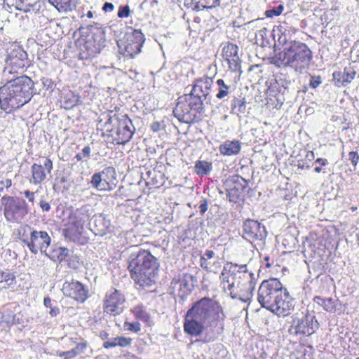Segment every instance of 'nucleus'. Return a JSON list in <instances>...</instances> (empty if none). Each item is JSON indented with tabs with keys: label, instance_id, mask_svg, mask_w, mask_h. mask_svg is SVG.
Instances as JSON below:
<instances>
[{
	"label": "nucleus",
	"instance_id": "nucleus-59",
	"mask_svg": "<svg viewBox=\"0 0 359 359\" xmlns=\"http://www.w3.org/2000/svg\"><path fill=\"white\" fill-rule=\"evenodd\" d=\"M316 163H319L321 165H325L327 164V160L325 158H318L315 161Z\"/></svg>",
	"mask_w": 359,
	"mask_h": 359
},
{
	"label": "nucleus",
	"instance_id": "nucleus-53",
	"mask_svg": "<svg viewBox=\"0 0 359 359\" xmlns=\"http://www.w3.org/2000/svg\"><path fill=\"white\" fill-rule=\"evenodd\" d=\"M199 211L201 215H203L208 210V202L206 199H203L201 201V203L200 204Z\"/></svg>",
	"mask_w": 359,
	"mask_h": 359
},
{
	"label": "nucleus",
	"instance_id": "nucleus-58",
	"mask_svg": "<svg viewBox=\"0 0 359 359\" xmlns=\"http://www.w3.org/2000/svg\"><path fill=\"white\" fill-rule=\"evenodd\" d=\"M263 18H258L252 21H250L245 24V25L250 28V27H257L258 24L260 22L261 20H262Z\"/></svg>",
	"mask_w": 359,
	"mask_h": 359
},
{
	"label": "nucleus",
	"instance_id": "nucleus-4",
	"mask_svg": "<svg viewBox=\"0 0 359 359\" xmlns=\"http://www.w3.org/2000/svg\"><path fill=\"white\" fill-rule=\"evenodd\" d=\"M312 52L308 46L301 41H291L286 43L283 50L271 59V62L278 67H290L302 73L309 67Z\"/></svg>",
	"mask_w": 359,
	"mask_h": 359
},
{
	"label": "nucleus",
	"instance_id": "nucleus-37",
	"mask_svg": "<svg viewBox=\"0 0 359 359\" xmlns=\"http://www.w3.org/2000/svg\"><path fill=\"white\" fill-rule=\"evenodd\" d=\"M284 6L282 4H279L276 7L271 8L265 11V15L267 18H273L279 16L283 11Z\"/></svg>",
	"mask_w": 359,
	"mask_h": 359
},
{
	"label": "nucleus",
	"instance_id": "nucleus-41",
	"mask_svg": "<svg viewBox=\"0 0 359 359\" xmlns=\"http://www.w3.org/2000/svg\"><path fill=\"white\" fill-rule=\"evenodd\" d=\"M124 326L127 330L133 332H138L141 330V325L139 322L130 323L126 321Z\"/></svg>",
	"mask_w": 359,
	"mask_h": 359
},
{
	"label": "nucleus",
	"instance_id": "nucleus-12",
	"mask_svg": "<svg viewBox=\"0 0 359 359\" xmlns=\"http://www.w3.org/2000/svg\"><path fill=\"white\" fill-rule=\"evenodd\" d=\"M125 302L124 295L118 290L111 288L105 295L104 313L113 316L120 315L123 311Z\"/></svg>",
	"mask_w": 359,
	"mask_h": 359
},
{
	"label": "nucleus",
	"instance_id": "nucleus-19",
	"mask_svg": "<svg viewBox=\"0 0 359 359\" xmlns=\"http://www.w3.org/2000/svg\"><path fill=\"white\" fill-rule=\"evenodd\" d=\"M53 169V162L50 158H46L42 164L34 163L32 165V179L30 182L39 184L46 177V173H50Z\"/></svg>",
	"mask_w": 359,
	"mask_h": 359
},
{
	"label": "nucleus",
	"instance_id": "nucleus-10",
	"mask_svg": "<svg viewBox=\"0 0 359 359\" xmlns=\"http://www.w3.org/2000/svg\"><path fill=\"white\" fill-rule=\"evenodd\" d=\"M250 278V280L248 281H244V279H238L224 292L230 295L232 299H237L247 303L252 297V291L255 285L254 277Z\"/></svg>",
	"mask_w": 359,
	"mask_h": 359
},
{
	"label": "nucleus",
	"instance_id": "nucleus-32",
	"mask_svg": "<svg viewBox=\"0 0 359 359\" xmlns=\"http://www.w3.org/2000/svg\"><path fill=\"white\" fill-rule=\"evenodd\" d=\"M132 312L137 319L142 320L145 323H150L151 317L147 311L146 308L142 305H137L132 309Z\"/></svg>",
	"mask_w": 359,
	"mask_h": 359
},
{
	"label": "nucleus",
	"instance_id": "nucleus-61",
	"mask_svg": "<svg viewBox=\"0 0 359 359\" xmlns=\"http://www.w3.org/2000/svg\"><path fill=\"white\" fill-rule=\"evenodd\" d=\"M59 313V309L57 307L51 308L50 311V315L53 317L56 316Z\"/></svg>",
	"mask_w": 359,
	"mask_h": 359
},
{
	"label": "nucleus",
	"instance_id": "nucleus-46",
	"mask_svg": "<svg viewBox=\"0 0 359 359\" xmlns=\"http://www.w3.org/2000/svg\"><path fill=\"white\" fill-rule=\"evenodd\" d=\"M56 252H57V259L62 261L68 256L69 250L66 248L60 247L56 250Z\"/></svg>",
	"mask_w": 359,
	"mask_h": 359
},
{
	"label": "nucleus",
	"instance_id": "nucleus-56",
	"mask_svg": "<svg viewBox=\"0 0 359 359\" xmlns=\"http://www.w3.org/2000/svg\"><path fill=\"white\" fill-rule=\"evenodd\" d=\"M42 83L44 87H46L47 89L51 88L53 87V83L50 79L43 78L41 79Z\"/></svg>",
	"mask_w": 359,
	"mask_h": 359
},
{
	"label": "nucleus",
	"instance_id": "nucleus-30",
	"mask_svg": "<svg viewBox=\"0 0 359 359\" xmlns=\"http://www.w3.org/2000/svg\"><path fill=\"white\" fill-rule=\"evenodd\" d=\"M216 83L217 85V93L216 94L217 99L222 100L231 93V86L226 84L223 79H218Z\"/></svg>",
	"mask_w": 359,
	"mask_h": 359
},
{
	"label": "nucleus",
	"instance_id": "nucleus-18",
	"mask_svg": "<svg viewBox=\"0 0 359 359\" xmlns=\"http://www.w3.org/2000/svg\"><path fill=\"white\" fill-rule=\"evenodd\" d=\"M62 292L65 296L83 302L88 297V290L80 282L72 281L63 284Z\"/></svg>",
	"mask_w": 359,
	"mask_h": 359
},
{
	"label": "nucleus",
	"instance_id": "nucleus-62",
	"mask_svg": "<svg viewBox=\"0 0 359 359\" xmlns=\"http://www.w3.org/2000/svg\"><path fill=\"white\" fill-rule=\"evenodd\" d=\"M43 304L46 307H51V299L50 297H45L43 299Z\"/></svg>",
	"mask_w": 359,
	"mask_h": 359
},
{
	"label": "nucleus",
	"instance_id": "nucleus-52",
	"mask_svg": "<svg viewBox=\"0 0 359 359\" xmlns=\"http://www.w3.org/2000/svg\"><path fill=\"white\" fill-rule=\"evenodd\" d=\"M87 347V344L86 342H81L78 344L76 347L74 348L75 351H76V353L78 354L82 353L85 351L86 348Z\"/></svg>",
	"mask_w": 359,
	"mask_h": 359
},
{
	"label": "nucleus",
	"instance_id": "nucleus-27",
	"mask_svg": "<svg viewBox=\"0 0 359 359\" xmlns=\"http://www.w3.org/2000/svg\"><path fill=\"white\" fill-rule=\"evenodd\" d=\"M91 215L92 210L90 205H86L77 209L72 215L85 224L90 219Z\"/></svg>",
	"mask_w": 359,
	"mask_h": 359
},
{
	"label": "nucleus",
	"instance_id": "nucleus-23",
	"mask_svg": "<svg viewBox=\"0 0 359 359\" xmlns=\"http://www.w3.org/2000/svg\"><path fill=\"white\" fill-rule=\"evenodd\" d=\"M213 83V80L212 78L205 77L203 79H198L196 83L193 86L192 90L194 93H196L201 95L204 100H208V96L210 95V89Z\"/></svg>",
	"mask_w": 359,
	"mask_h": 359
},
{
	"label": "nucleus",
	"instance_id": "nucleus-21",
	"mask_svg": "<svg viewBox=\"0 0 359 359\" xmlns=\"http://www.w3.org/2000/svg\"><path fill=\"white\" fill-rule=\"evenodd\" d=\"M84 224L76 219L72 215L69 217V221L67 227L64 230V235L66 238H69L73 241H76L78 239L83 231Z\"/></svg>",
	"mask_w": 359,
	"mask_h": 359
},
{
	"label": "nucleus",
	"instance_id": "nucleus-26",
	"mask_svg": "<svg viewBox=\"0 0 359 359\" xmlns=\"http://www.w3.org/2000/svg\"><path fill=\"white\" fill-rule=\"evenodd\" d=\"M188 103L190 104L192 110L196 113H201L203 111L204 98L198 93H194L191 89V93L187 95Z\"/></svg>",
	"mask_w": 359,
	"mask_h": 359
},
{
	"label": "nucleus",
	"instance_id": "nucleus-54",
	"mask_svg": "<svg viewBox=\"0 0 359 359\" xmlns=\"http://www.w3.org/2000/svg\"><path fill=\"white\" fill-rule=\"evenodd\" d=\"M12 185V180L11 179H2L0 180V186L4 187L6 189H9Z\"/></svg>",
	"mask_w": 359,
	"mask_h": 359
},
{
	"label": "nucleus",
	"instance_id": "nucleus-2",
	"mask_svg": "<svg viewBox=\"0 0 359 359\" xmlns=\"http://www.w3.org/2000/svg\"><path fill=\"white\" fill-rule=\"evenodd\" d=\"M128 269L135 283L142 288H148L155 283V272L158 270L157 259L146 250L137 246L128 248Z\"/></svg>",
	"mask_w": 359,
	"mask_h": 359
},
{
	"label": "nucleus",
	"instance_id": "nucleus-13",
	"mask_svg": "<svg viewBox=\"0 0 359 359\" xmlns=\"http://www.w3.org/2000/svg\"><path fill=\"white\" fill-rule=\"evenodd\" d=\"M135 131L131 119L127 115H121L118 120L114 140L117 144H124L131 140Z\"/></svg>",
	"mask_w": 359,
	"mask_h": 359
},
{
	"label": "nucleus",
	"instance_id": "nucleus-33",
	"mask_svg": "<svg viewBox=\"0 0 359 359\" xmlns=\"http://www.w3.org/2000/svg\"><path fill=\"white\" fill-rule=\"evenodd\" d=\"M212 169V163L205 161H198L194 165V170L197 175H207Z\"/></svg>",
	"mask_w": 359,
	"mask_h": 359
},
{
	"label": "nucleus",
	"instance_id": "nucleus-50",
	"mask_svg": "<svg viewBox=\"0 0 359 359\" xmlns=\"http://www.w3.org/2000/svg\"><path fill=\"white\" fill-rule=\"evenodd\" d=\"M321 83L320 76H312L310 80V86L313 88H317Z\"/></svg>",
	"mask_w": 359,
	"mask_h": 359
},
{
	"label": "nucleus",
	"instance_id": "nucleus-55",
	"mask_svg": "<svg viewBox=\"0 0 359 359\" xmlns=\"http://www.w3.org/2000/svg\"><path fill=\"white\" fill-rule=\"evenodd\" d=\"M39 205L43 211L48 212L50 210V204L44 200L41 199L40 201Z\"/></svg>",
	"mask_w": 359,
	"mask_h": 359
},
{
	"label": "nucleus",
	"instance_id": "nucleus-28",
	"mask_svg": "<svg viewBox=\"0 0 359 359\" xmlns=\"http://www.w3.org/2000/svg\"><path fill=\"white\" fill-rule=\"evenodd\" d=\"M196 278L191 273H184L180 280V286L181 289H184L185 292H191L196 283Z\"/></svg>",
	"mask_w": 359,
	"mask_h": 359
},
{
	"label": "nucleus",
	"instance_id": "nucleus-45",
	"mask_svg": "<svg viewBox=\"0 0 359 359\" xmlns=\"http://www.w3.org/2000/svg\"><path fill=\"white\" fill-rule=\"evenodd\" d=\"M132 339L125 337H118L117 344L120 347H126L131 344Z\"/></svg>",
	"mask_w": 359,
	"mask_h": 359
},
{
	"label": "nucleus",
	"instance_id": "nucleus-1",
	"mask_svg": "<svg viewBox=\"0 0 359 359\" xmlns=\"http://www.w3.org/2000/svg\"><path fill=\"white\" fill-rule=\"evenodd\" d=\"M34 91V82L27 76L8 78L0 87V108L11 113L28 103Z\"/></svg>",
	"mask_w": 359,
	"mask_h": 359
},
{
	"label": "nucleus",
	"instance_id": "nucleus-9",
	"mask_svg": "<svg viewBox=\"0 0 359 359\" xmlns=\"http://www.w3.org/2000/svg\"><path fill=\"white\" fill-rule=\"evenodd\" d=\"M144 42V36L142 32L139 29H131L118 42V46L120 49L124 50L126 56L133 57L140 52Z\"/></svg>",
	"mask_w": 359,
	"mask_h": 359
},
{
	"label": "nucleus",
	"instance_id": "nucleus-42",
	"mask_svg": "<svg viewBox=\"0 0 359 359\" xmlns=\"http://www.w3.org/2000/svg\"><path fill=\"white\" fill-rule=\"evenodd\" d=\"M130 14V9L128 5L121 6L117 13V16L120 18H127Z\"/></svg>",
	"mask_w": 359,
	"mask_h": 359
},
{
	"label": "nucleus",
	"instance_id": "nucleus-15",
	"mask_svg": "<svg viewBox=\"0 0 359 359\" xmlns=\"http://www.w3.org/2000/svg\"><path fill=\"white\" fill-rule=\"evenodd\" d=\"M243 237L248 240L262 241L266 237L265 226L256 220L248 219L243 226Z\"/></svg>",
	"mask_w": 359,
	"mask_h": 359
},
{
	"label": "nucleus",
	"instance_id": "nucleus-39",
	"mask_svg": "<svg viewBox=\"0 0 359 359\" xmlns=\"http://www.w3.org/2000/svg\"><path fill=\"white\" fill-rule=\"evenodd\" d=\"M0 282H10L9 285H13L15 283V276L13 273L9 272H2L0 274Z\"/></svg>",
	"mask_w": 359,
	"mask_h": 359
},
{
	"label": "nucleus",
	"instance_id": "nucleus-43",
	"mask_svg": "<svg viewBox=\"0 0 359 359\" xmlns=\"http://www.w3.org/2000/svg\"><path fill=\"white\" fill-rule=\"evenodd\" d=\"M201 6L204 8H211L219 6V0H200Z\"/></svg>",
	"mask_w": 359,
	"mask_h": 359
},
{
	"label": "nucleus",
	"instance_id": "nucleus-22",
	"mask_svg": "<svg viewBox=\"0 0 359 359\" xmlns=\"http://www.w3.org/2000/svg\"><path fill=\"white\" fill-rule=\"evenodd\" d=\"M113 172L114 173V170L112 168H107L102 172H95L93 175L91 177L90 184L93 187L97 189L99 191H108L111 190V187L110 184L107 182V181L103 178L102 175L104 174Z\"/></svg>",
	"mask_w": 359,
	"mask_h": 359
},
{
	"label": "nucleus",
	"instance_id": "nucleus-16",
	"mask_svg": "<svg viewBox=\"0 0 359 359\" xmlns=\"http://www.w3.org/2000/svg\"><path fill=\"white\" fill-rule=\"evenodd\" d=\"M174 116L181 122L189 123L196 117V113L188 103L187 95L178 98V102L173 109Z\"/></svg>",
	"mask_w": 359,
	"mask_h": 359
},
{
	"label": "nucleus",
	"instance_id": "nucleus-3",
	"mask_svg": "<svg viewBox=\"0 0 359 359\" xmlns=\"http://www.w3.org/2000/svg\"><path fill=\"white\" fill-rule=\"evenodd\" d=\"M257 299L262 307L279 316H287L293 309L292 299L276 278L264 280L261 283Z\"/></svg>",
	"mask_w": 359,
	"mask_h": 359
},
{
	"label": "nucleus",
	"instance_id": "nucleus-7",
	"mask_svg": "<svg viewBox=\"0 0 359 359\" xmlns=\"http://www.w3.org/2000/svg\"><path fill=\"white\" fill-rule=\"evenodd\" d=\"M1 203L4 206V215L9 222L20 223L29 212L28 205L22 198L4 195Z\"/></svg>",
	"mask_w": 359,
	"mask_h": 359
},
{
	"label": "nucleus",
	"instance_id": "nucleus-38",
	"mask_svg": "<svg viewBox=\"0 0 359 359\" xmlns=\"http://www.w3.org/2000/svg\"><path fill=\"white\" fill-rule=\"evenodd\" d=\"M228 62L229 69L233 72H236L241 68V60L238 55L228 58L226 60Z\"/></svg>",
	"mask_w": 359,
	"mask_h": 359
},
{
	"label": "nucleus",
	"instance_id": "nucleus-5",
	"mask_svg": "<svg viewBox=\"0 0 359 359\" xmlns=\"http://www.w3.org/2000/svg\"><path fill=\"white\" fill-rule=\"evenodd\" d=\"M188 311L205 323L206 327H215L224 318L222 306L210 298H202Z\"/></svg>",
	"mask_w": 359,
	"mask_h": 359
},
{
	"label": "nucleus",
	"instance_id": "nucleus-24",
	"mask_svg": "<svg viewBox=\"0 0 359 359\" xmlns=\"http://www.w3.org/2000/svg\"><path fill=\"white\" fill-rule=\"evenodd\" d=\"M241 149V144L238 140H226L219 147V152L224 156L236 155Z\"/></svg>",
	"mask_w": 359,
	"mask_h": 359
},
{
	"label": "nucleus",
	"instance_id": "nucleus-40",
	"mask_svg": "<svg viewBox=\"0 0 359 359\" xmlns=\"http://www.w3.org/2000/svg\"><path fill=\"white\" fill-rule=\"evenodd\" d=\"M323 309L330 313H333L336 310L335 304L332 298L324 299V302H322Z\"/></svg>",
	"mask_w": 359,
	"mask_h": 359
},
{
	"label": "nucleus",
	"instance_id": "nucleus-60",
	"mask_svg": "<svg viewBox=\"0 0 359 359\" xmlns=\"http://www.w3.org/2000/svg\"><path fill=\"white\" fill-rule=\"evenodd\" d=\"M99 337L101 339L106 340L109 337V334L106 331L103 330L99 333Z\"/></svg>",
	"mask_w": 359,
	"mask_h": 359
},
{
	"label": "nucleus",
	"instance_id": "nucleus-31",
	"mask_svg": "<svg viewBox=\"0 0 359 359\" xmlns=\"http://www.w3.org/2000/svg\"><path fill=\"white\" fill-rule=\"evenodd\" d=\"M48 1L59 11H70L75 7L72 0H48Z\"/></svg>",
	"mask_w": 359,
	"mask_h": 359
},
{
	"label": "nucleus",
	"instance_id": "nucleus-29",
	"mask_svg": "<svg viewBox=\"0 0 359 359\" xmlns=\"http://www.w3.org/2000/svg\"><path fill=\"white\" fill-rule=\"evenodd\" d=\"M119 116L114 115L113 116H109L107 121L102 126L103 130L109 133L108 135L114 138L116 128L117 126L118 120Z\"/></svg>",
	"mask_w": 359,
	"mask_h": 359
},
{
	"label": "nucleus",
	"instance_id": "nucleus-57",
	"mask_svg": "<svg viewBox=\"0 0 359 359\" xmlns=\"http://www.w3.org/2000/svg\"><path fill=\"white\" fill-rule=\"evenodd\" d=\"M114 8V6L113 5V4L110 3V2H106L103 7H102V10L107 13V12H111Z\"/></svg>",
	"mask_w": 359,
	"mask_h": 359
},
{
	"label": "nucleus",
	"instance_id": "nucleus-25",
	"mask_svg": "<svg viewBox=\"0 0 359 359\" xmlns=\"http://www.w3.org/2000/svg\"><path fill=\"white\" fill-rule=\"evenodd\" d=\"M215 253L213 250H207L201 256L200 265L202 269L212 271V269L216 264Z\"/></svg>",
	"mask_w": 359,
	"mask_h": 359
},
{
	"label": "nucleus",
	"instance_id": "nucleus-48",
	"mask_svg": "<svg viewBox=\"0 0 359 359\" xmlns=\"http://www.w3.org/2000/svg\"><path fill=\"white\" fill-rule=\"evenodd\" d=\"M349 160L351 161L352 165L355 167L357 163H358L359 156L357 152L351 151L348 154Z\"/></svg>",
	"mask_w": 359,
	"mask_h": 359
},
{
	"label": "nucleus",
	"instance_id": "nucleus-35",
	"mask_svg": "<svg viewBox=\"0 0 359 359\" xmlns=\"http://www.w3.org/2000/svg\"><path fill=\"white\" fill-rule=\"evenodd\" d=\"M80 102V97L73 93L67 94L64 97V107L72 109Z\"/></svg>",
	"mask_w": 359,
	"mask_h": 359
},
{
	"label": "nucleus",
	"instance_id": "nucleus-6",
	"mask_svg": "<svg viewBox=\"0 0 359 359\" xmlns=\"http://www.w3.org/2000/svg\"><path fill=\"white\" fill-rule=\"evenodd\" d=\"M24 233L20 235L21 241L27 246L32 253L36 255L40 251L46 257L53 259L47 250L49 247L51 238L46 231H36L32 229L29 226L24 228Z\"/></svg>",
	"mask_w": 359,
	"mask_h": 359
},
{
	"label": "nucleus",
	"instance_id": "nucleus-8",
	"mask_svg": "<svg viewBox=\"0 0 359 359\" xmlns=\"http://www.w3.org/2000/svg\"><path fill=\"white\" fill-rule=\"evenodd\" d=\"M254 274L248 272L247 266L243 264L238 266L232 263L226 264L219 276V280L223 290H225L229 286L236 282L238 279H247L248 277L252 278Z\"/></svg>",
	"mask_w": 359,
	"mask_h": 359
},
{
	"label": "nucleus",
	"instance_id": "nucleus-36",
	"mask_svg": "<svg viewBox=\"0 0 359 359\" xmlns=\"http://www.w3.org/2000/svg\"><path fill=\"white\" fill-rule=\"evenodd\" d=\"M231 109L232 111L236 110V113H243L245 110V99L242 100L237 97H233L231 100Z\"/></svg>",
	"mask_w": 359,
	"mask_h": 359
},
{
	"label": "nucleus",
	"instance_id": "nucleus-17",
	"mask_svg": "<svg viewBox=\"0 0 359 359\" xmlns=\"http://www.w3.org/2000/svg\"><path fill=\"white\" fill-rule=\"evenodd\" d=\"M80 46V57L83 60H88L95 57L100 53L102 48L104 46V40L102 37L97 39L93 36Z\"/></svg>",
	"mask_w": 359,
	"mask_h": 359
},
{
	"label": "nucleus",
	"instance_id": "nucleus-49",
	"mask_svg": "<svg viewBox=\"0 0 359 359\" xmlns=\"http://www.w3.org/2000/svg\"><path fill=\"white\" fill-rule=\"evenodd\" d=\"M77 355H78V353H76V351H75V349L73 348L70 351L63 352L60 355L65 356V359H69V358H72L75 357Z\"/></svg>",
	"mask_w": 359,
	"mask_h": 359
},
{
	"label": "nucleus",
	"instance_id": "nucleus-14",
	"mask_svg": "<svg viewBox=\"0 0 359 359\" xmlns=\"http://www.w3.org/2000/svg\"><path fill=\"white\" fill-rule=\"evenodd\" d=\"M225 185L229 201L236 203L246 188L248 183L244 178L235 175L227 180Z\"/></svg>",
	"mask_w": 359,
	"mask_h": 359
},
{
	"label": "nucleus",
	"instance_id": "nucleus-64",
	"mask_svg": "<svg viewBox=\"0 0 359 359\" xmlns=\"http://www.w3.org/2000/svg\"><path fill=\"white\" fill-rule=\"evenodd\" d=\"M103 221H104V218L101 215H100L98 217H95L94 219V222L96 226H97V223L100 224V223L103 222Z\"/></svg>",
	"mask_w": 359,
	"mask_h": 359
},
{
	"label": "nucleus",
	"instance_id": "nucleus-34",
	"mask_svg": "<svg viewBox=\"0 0 359 359\" xmlns=\"http://www.w3.org/2000/svg\"><path fill=\"white\" fill-rule=\"evenodd\" d=\"M238 47L231 43H228L222 50L223 56L225 57L226 60L228 58L238 56Z\"/></svg>",
	"mask_w": 359,
	"mask_h": 359
},
{
	"label": "nucleus",
	"instance_id": "nucleus-63",
	"mask_svg": "<svg viewBox=\"0 0 359 359\" xmlns=\"http://www.w3.org/2000/svg\"><path fill=\"white\" fill-rule=\"evenodd\" d=\"M313 301H314V302H316L318 305H320V306H323L322 302H324V299L321 298L320 297L317 296V297H314Z\"/></svg>",
	"mask_w": 359,
	"mask_h": 359
},
{
	"label": "nucleus",
	"instance_id": "nucleus-44",
	"mask_svg": "<svg viewBox=\"0 0 359 359\" xmlns=\"http://www.w3.org/2000/svg\"><path fill=\"white\" fill-rule=\"evenodd\" d=\"M91 151V149L89 146H86L82 149V153H79L76 155V158L77 161H82L84 158H88L90 156V154Z\"/></svg>",
	"mask_w": 359,
	"mask_h": 359
},
{
	"label": "nucleus",
	"instance_id": "nucleus-47",
	"mask_svg": "<svg viewBox=\"0 0 359 359\" xmlns=\"http://www.w3.org/2000/svg\"><path fill=\"white\" fill-rule=\"evenodd\" d=\"M117 341H118V337L111 338V339H109V340L104 341L102 346L104 348H114V347L118 346Z\"/></svg>",
	"mask_w": 359,
	"mask_h": 359
},
{
	"label": "nucleus",
	"instance_id": "nucleus-11",
	"mask_svg": "<svg viewBox=\"0 0 359 359\" xmlns=\"http://www.w3.org/2000/svg\"><path fill=\"white\" fill-rule=\"evenodd\" d=\"M292 320L289 332L295 336L311 335L315 332L317 327V321L314 322L315 316L312 314H306L301 318L297 316H292Z\"/></svg>",
	"mask_w": 359,
	"mask_h": 359
},
{
	"label": "nucleus",
	"instance_id": "nucleus-51",
	"mask_svg": "<svg viewBox=\"0 0 359 359\" xmlns=\"http://www.w3.org/2000/svg\"><path fill=\"white\" fill-rule=\"evenodd\" d=\"M25 196L27 198L29 202L34 203L35 200V193L29 190H25L24 191Z\"/></svg>",
	"mask_w": 359,
	"mask_h": 359
},
{
	"label": "nucleus",
	"instance_id": "nucleus-20",
	"mask_svg": "<svg viewBox=\"0 0 359 359\" xmlns=\"http://www.w3.org/2000/svg\"><path fill=\"white\" fill-rule=\"evenodd\" d=\"M206 324L187 311L184 322V331L191 336H199L203 332Z\"/></svg>",
	"mask_w": 359,
	"mask_h": 359
}]
</instances>
